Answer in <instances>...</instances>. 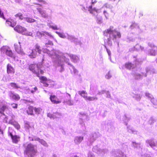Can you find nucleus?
<instances>
[{
    "mask_svg": "<svg viewBox=\"0 0 157 157\" xmlns=\"http://www.w3.org/2000/svg\"><path fill=\"white\" fill-rule=\"evenodd\" d=\"M34 110L36 113L39 114L40 112V108L34 107Z\"/></svg>",
    "mask_w": 157,
    "mask_h": 157,
    "instance_id": "nucleus-31",
    "label": "nucleus"
},
{
    "mask_svg": "<svg viewBox=\"0 0 157 157\" xmlns=\"http://www.w3.org/2000/svg\"><path fill=\"white\" fill-rule=\"evenodd\" d=\"M147 142L148 143L149 145L151 147L156 146L157 144V142H155L152 139L147 140Z\"/></svg>",
    "mask_w": 157,
    "mask_h": 157,
    "instance_id": "nucleus-18",
    "label": "nucleus"
},
{
    "mask_svg": "<svg viewBox=\"0 0 157 157\" xmlns=\"http://www.w3.org/2000/svg\"><path fill=\"white\" fill-rule=\"evenodd\" d=\"M130 28L131 29H133L134 28H139V27L137 24L135 23H133L130 25Z\"/></svg>",
    "mask_w": 157,
    "mask_h": 157,
    "instance_id": "nucleus-27",
    "label": "nucleus"
},
{
    "mask_svg": "<svg viewBox=\"0 0 157 157\" xmlns=\"http://www.w3.org/2000/svg\"><path fill=\"white\" fill-rule=\"evenodd\" d=\"M6 54L10 57H13V53L12 51L10 50H7L6 52Z\"/></svg>",
    "mask_w": 157,
    "mask_h": 157,
    "instance_id": "nucleus-29",
    "label": "nucleus"
},
{
    "mask_svg": "<svg viewBox=\"0 0 157 157\" xmlns=\"http://www.w3.org/2000/svg\"><path fill=\"white\" fill-rule=\"evenodd\" d=\"M106 78L107 79L110 78L111 77V73L109 72L105 76Z\"/></svg>",
    "mask_w": 157,
    "mask_h": 157,
    "instance_id": "nucleus-35",
    "label": "nucleus"
},
{
    "mask_svg": "<svg viewBox=\"0 0 157 157\" xmlns=\"http://www.w3.org/2000/svg\"><path fill=\"white\" fill-rule=\"evenodd\" d=\"M50 99L51 101L54 104H57L61 103V101L55 95H51Z\"/></svg>",
    "mask_w": 157,
    "mask_h": 157,
    "instance_id": "nucleus-11",
    "label": "nucleus"
},
{
    "mask_svg": "<svg viewBox=\"0 0 157 157\" xmlns=\"http://www.w3.org/2000/svg\"><path fill=\"white\" fill-rule=\"evenodd\" d=\"M6 22L9 26H10L12 27H13L16 24V23H14L13 21L11 19L6 20Z\"/></svg>",
    "mask_w": 157,
    "mask_h": 157,
    "instance_id": "nucleus-16",
    "label": "nucleus"
},
{
    "mask_svg": "<svg viewBox=\"0 0 157 157\" xmlns=\"http://www.w3.org/2000/svg\"><path fill=\"white\" fill-rule=\"evenodd\" d=\"M94 11L97 12V10L95 8H94Z\"/></svg>",
    "mask_w": 157,
    "mask_h": 157,
    "instance_id": "nucleus-49",
    "label": "nucleus"
},
{
    "mask_svg": "<svg viewBox=\"0 0 157 157\" xmlns=\"http://www.w3.org/2000/svg\"><path fill=\"white\" fill-rule=\"evenodd\" d=\"M43 67L42 62H38L37 63L31 64L29 67V69L33 73L36 74L37 76H39V73L41 75L44 74V72L41 69Z\"/></svg>",
    "mask_w": 157,
    "mask_h": 157,
    "instance_id": "nucleus-2",
    "label": "nucleus"
},
{
    "mask_svg": "<svg viewBox=\"0 0 157 157\" xmlns=\"http://www.w3.org/2000/svg\"><path fill=\"white\" fill-rule=\"evenodd\" d=\"M96 1H95L94 2H93V1L92 2V4H93V3H94L95 2H96Z\"/></svg>",
    "mask_w": 157,
    "mask_h": 157,
    "instance_id": "nucleus-50",
    "label": "nucleus"
},
{
    "mask_svg": "<svg viewBox=\"0 0 157 157\" xmlns=\"http://www.w3.org/2000/svg\"><path fill=\"white\" fill-rule=\"evenodd\" d=\"M38 1L40 2L43 3L44 4H46L47 3L45 1L43 0H37Z\"/></svg>",
    "mask_w": 157,
    "mask_h": 157,
    "instance_id": "nucleus-44",
    "label": "nucleus"
},
{
    "mask_svg": "<svg viewBox=\"0 0 157 157\" xmlns=\"http://www.w3.org/2000/svg\"><path fill=\"white\" fill-rule=\"evenodd\" d=\"M33 49H35L36 51L39 53L40 54L42 52V50L40 48V46L37 44H36L35 46V48Z\"/></svg>",
    "mask_w": 157,
    "mask_h": 157,
    "instance_id": "nucleus-23",
    "label": "nucleus"
},
{
    "mask_svg": "<svg viewBox=\"0 0 157 157\" xmlns=\"http://www.w3.org/2000/svg\"><path fill=\"white\" fill-rule=\"evenodd\" d=\"M11 105L12 107L13 108L16 109L18 105L17 104L13 103L11 104Z\"/></svg>",
    "mask_w": 157,
    "mask_h": 157,
    "instance_id": "nucleus-38",
    "label": "nucleus"
},
{
    "mask_svg": "<svg viewBox=\"0 0 157 157\" xmlns=\"http://www.w3.org/2000/svg\"><path fill=\"white\" fill-rule=\"evenodd\" d=\"M113 27L111 26L109 29L105 30L103 32V34L105 36H108L109 35V37L107 39V43L110 46L112 45V40H116L117 38H120L121 37L120 33L116 30H113Z\"/></svg>",
    "mask_w": 157,
    "mask_h": 157,
    "instance_id": "nucleus-1",
    "label": "nucleus"
},
{
    "mask_svg": "<svg viewBox=\"0 0 157 157\" xmlns=\"http://www.w3.org/2000/svg\"><path fill=\"white\" fill-rule=\"evenodd\" d=\"M14 126L17 129H19L20 128V126L18 124H13Z\"/></svg>",
    "mask_w": 157,
    "mask_h": 157,
    "instance_id": "nucleus-39",
    "label": "nucleus"
},
{
    "mask_svg": "<svg viewBox=\"0 0 157 157\" xmlns=\"http://www.w3.org/2000/svg\"><path fill=\"white\" fill-rule=\"evenodd\" d=\"M141 76H142L139 73H138V74H136L135 75V79L137 80V79H138L139 78H141Z\"/></svg>",
    "mask_w": 157,
    "mask_h": 157,
    "instance_id": "nucleus-34",
    "label": "nucleus"
},
{
    "mask_svg": "<svg viewBox=\"0 0 157 157\" xmlns=\"http://www.w3.org/2000/svg\"><path fill=\"white\" fill-rule=\"evenodd\" d=\"M34 110V107L32 106H29L27 109L26 112L28 115H34L33 113V110Z\"/></svg>",
    "mask_w": 157,
    "mask_h": 157,
    "instance_id": "nucleus-15",
    "label": "nucleus"
},
{
    "mask_svg": "<svg viewBox=\"0 0 157 157\" xmlns=\"http://www.w3.org/2000/svg\"><path fill=\"white\" fill-rule=\"evenodd\" d=\"M85 100L86 101H92L94 100L95 99H97V98H94V97H88L87 96H86V97H85Z\"/></svg>",
    "mask_w": 157,
    "mask_h": 157,
    "instance_id": "nucleus-24",
    "label": "nucleus"
},
{
    "mask_svg": "<svg viewBox=\"0 0 157 157\" xmlns=\"http://www.w3.org/2000/svg\"><path fill=\"white\" fill-rule=\"evenodd\" d=\"M151 101L154 105H157V101L154 98L151 99Z\"/></svg>",
    "mask_w": 157,
    "mask_h": 157,
    "instance_id": "nucleus-40",
    "label": "nucleus"
},
{
    "mask_svg": "<svg viewBox=\"0 0 157 157\" xmlns=\"http://www.w3.org/2000/svg\"><path fill=\"white\" fill-rule=\"evenodd\" d=\"M15 17L17 18H18L19 19L22 20L23 19V14L21 13H18L15 15Z\"/></svg>",
    "mask_w": 157,
    "mask_h": 157,
    "instance_id": "nucleus-28",
    "label": "nucleus"
},
{
    "mask_svg": "<svg viewBox=\"0 0 157 157\" xmlns=\"http://www.w3.org/2000/svg\"><path fill=\"white\" fill-rule=\"evenodd\" d=\"M6 72L8 74H13L15 72V69L10 63H8L6 66Z\"/></svg>",
    "mask_w": 157,
    "mask_h": 157,
    "instance_id": "nucleus-4",
    "label": "nucleus"
},
{
    "mask_svg": "<svg viewBox=\"0 0 157 157\" xmlns=\"http://www.w3.org/2000/svg\"><path fill=\"white\" fill-rule=\"evenodd\" d=\"M64 102L69 105H72L70 96L65 97L64 100Z\"/></svg>",
    "mask_w": 157,
    "mask_h": 157,
    "instance_id": "nucleus-19",
    "label": "nucleus"
},
{
    "mask_svg": "<svg viewBox=\"0 0 157 157\" xmlns=\"http://www.w3.org/2000/svg\"><path fill=\"white\" fill-rule=\"evenodd\" d=\"M83 140V137L81 136L77 137L75 139V141L76 143H79Z\"/></svg>",
    "mask_w": 157,
    "mask_h": 157,
    "instance_id": "nucleus-26",
    "label": "nucleus"
},
{
    "mask_svg": "<svg viewBox=\"0 0 157 157\" xmlns=\"http://www.w3.org/2000/svg\"><path fill=\"white\" fill-rule=\"evenodd\" d=\"M59 35L60 37L61 38H63L65 37V36L63 34L61 33H59Z\"/></svg>",
    "mask_w": 157,
    "mask_h": 157,
    "instance_id": "nucleus-45",
    "label": "nucleus"
},
{
    "mask_svg": "<svg viewBox=\"0 0 157 157\" xmlns=\"http://www.w3.org/2000/svg\"><path fill=\"white\" fill-rule=\"evenodd\" d=\"M89 11H90V12L91 13H92V11L91 10H89Z\"/></svg>",
    "mask_w": 157,
    "mask_h": 157,
    "instance_id": "nucleus-53",
    "label": "nucleus"
},
{
    "mask_svg": "<svg viewBox=\"0 0 157 157\" xmlns=\"http://www.w3.org/2000/svg\"><path fill=\"white\" fill-rule=\"evenodd\" d=\"M37 90V88L36 87H35L33 88V90H31V92L32 93H33L35 92Z\"/></svg>",
    "mask_w": 157,
    "mask_h": 157,
    "instance_id": "nucleus-41",
    "label": "nucleus"
},
{
    "mask_svg": "<svg viewBox=\"0 0 157 157\" xmlns=\"http://www.w3.org/2000/svg\"><path fill=\"white\" fill-rule=\"evenodd\" d=\"M103 13L106 18L108 19L109 16V13L106 11H104Z\"/></svg>",
    "mask_w": 157,
    "mask_h": 157,
    "instance_id": "nucleus-33",
    "label": "nucleus"
},
{
    "mask_svg": "<svg viewBox=\"0 0 157 157\" xmlns=\"http://www.w3.org/2000/svg\"><path fill=\"white\" fill-rule=\"evenodd\" d=\"M40 73H39V76H37L39 78V79L40 80L41 82L43 83L44 84V86L47 87L49 85L47 83V82L48 80L47 78L44 76H40Z\"/></svg>",
    "mask_w": 157,
    "mask_h": 157,
    "instance_id": "nucleus-6",
    "label": "nucleus"
},
{
    "mask_svg": "<svg viewBox=\"0 0 157 157\" xmlns=\"http://www.w3.org/2000/svg\"><path fill=\"white\" fill-rule=\"evenodd\" d=\"M36 51L35 49H33L32 50V52L29 55V56L31 58H35L37 55V52Z\"/></svg>",
    "mask_w": 157,
    "mask_h": 157,
    "instance_id": "nucleus-17",
    "label": "nucleus"
},
{
    "mask_svg": "<svg viewBox=\"0 0 157 157\" xmlns=\"http://www.w3.org/2000/svg\"><path fill=\"white\" fill-rule=\"evenodd\" d=\"M10 85L13 88L17 89H21L20 86L18 84L14 82H12L10 83Z\"/></svg>",
    "mask_w": 157,
    "mask_h": 157,
    "instance_id": "nucleus-21",
    "label": "nucleus"
},
{
    "mask_svg": "<svg viewBox=\"0 0 157 157\" xmlns=\"http://www.w3.org/2000/svg\"><path fill=\"white\" fill-rule=\"evenodd\" d=\"M0 132L1 133V134L2 135H3V131L2 130V129L0 127Z\"/></svg>",
    "mask_w": 157,
    "mask_h": 157,
    "instance_id": "nucleus-47",
    "label": "nucleus"
},
{
    "mask_svg": "<svg viewBox=\"0 0 157 157\" xmlns=\"http://www.w3.org/2000/svg\"><path fill=\"white\" fill-rule=\"evenodd\" d=\"M49 115H50L49 114H48V116H49Z\"/></svg>",
    "mask_w": 157,
    "mask_h": 157,
    "instance_id": "nucleus-57",
    "label": "nucleus"
},
{
    "mask_svg": "<svg viewBox=\"0 0 157 157\" xmlns=\"http://www.w3.org/2000/svg\"><path fill=\"white\" fill-rule=\"evenodd\" d=\"M59 66H62V65H61V64H60V65H59Z\"/></svg>",
    "mask_w": 157,
    "mask_h": 157,
    "instance_id": "nucleus-56",
    "label": "nucleus"
},
{
    "mask_svg": "<svg viewBox=\"0 0 157 157\" xmlns=\"http://www.w3.org/2000/svg\"><path fill=\"white\" fill-rule=\"evenodd\" d=\"M21 43L19 42V44H14L15 49L16 51L19 54H23L24 52L22 50L21 48V45H20Z\"/></svg>",
    "mask_w": 157,
    "mask_h": 157,
    "instance_id": "nucleus-9",
    "label": "nucleus"
},
{
    "mask_svg": "<svg viewBox=\"0 0 157 157\" xmlns=\"http://www.w3.org/2000/svg\"><path fill=\"white\" fill-rule=\"evenodd\" d=\"M97 21H98V22L100 23L101 22V21L102 20V17H101L100 18L97 17Z\"/></svg>",
    "mask_w": 157,
    "mask_h": 157,
    "instance_id": "nucleus-42",
    "label": "nucleus"
},
{
    "mask_svg": "<svg viewBox=\"0 0 157 157\" xmlns=\"http://www.w3.org/2000/svg\"><path fill=\"white\" fill-rule=\"evenodd\" d=\"M37 152V150L34 149V146L31 144H29L24 151V153L29 155L31 157H33Z\"/></svg>",
    "mask_w": 157,
    "mask_h": 157,
    "instance_id": "nucleus-3",
    "label": "nucleus"
},
{
    "mask_svg": "<svg viewBox=\"0 0 157 157\" xmlns=\"http://www.w3.org/2000/svg\"><path fill=\"white\" fill-rule=\"evenodd\" d=\"M124 66L126 68L129 70L134 68V64L130 62L126 63L124 64Z\"/></svg>",
    "mask_w": 157,
    "mask_h": 157,
    "instance_id": "nucleus-12",
    "label": "nucleus"
},
{
    "mask_svg": "<svg viewBox=\"0 0 157 157\" xmlns=\"http://www.w3.org/2000/svg\"><path fill=\"white\" fill-rule=\"evenodd\" d=\"M148 53L151 56H155L157 54V49L155 50L153 48H151L148 51Z\"/></svg>",
    "mask_w": 157,
    "mask_h": 157,
    "instance_id": "nucleus-22",
    "label": "nucleus"
},
{
    "mask_svg": "<svg viewBox=\"0 0 157 157\" xmlns=\"http://www.w3.org/2000/svg\"><path fill=\"white\" fill-rule=\"evenodd\" d=\"M50 27L54 30H58L59 29L57 28V26L55 25H50Z\"/></svg>",
    "mask_w": 157,
    "mask_h": 157,
    "instance_id": "nucleus-36",
    "label": "nucleus"
},
{
    "mask_svg": "<svg viewBox=\"0 0 157 157\" xmlns=\"http://www.w3.org/2000/svg\"><path fill=\"white\" fill-rule=\"evenodd\" d=\"M47 35L49 36H52L51 34L46 32H40L38 31L36 33V37L38 38H40L42 36H46Z\"/></svg>",
    "mask_w": 157,
    "mask_h": 157,
    "instance_id": "nucleus-5",
    "label": "nucleus"
},
{
    "mask_svg": "<svg viewBox=\"0 0 157 157\" xmlns=\"http://www.w3.org/2000/svg\"><path fill=\"white\" fill-rule=\"evenodd\" d=\"M14 29L15 31L19 33H23L25 32L26 30L25 28L19 25H17L14 28Z\"/></svg>",
    "mask_w": 157,
    "mask_h": 157,
    "instance_id": "nucleus-10",
    "label": "nucleus"
},
{
    "mask_svg": "<svg viewBox=\"0 0 157 157\" xmlns=\"http://www.w3.org/2000/svg\"><path fill=\"white\" fill-rule=\"evenodd\" d=\"M53 44L52 42L50 41H49L48 43L45 44V45L46 47H48V45H52Z\"/></svg>",
    "mask_w": 157,
    "mask_h": 157,
    "instance_id": "nucleus-37",
    "label": "nucleus"
},
{
    "mask_svg": "<svg viewBox=\"0 0 157 157\" xmlns=\"http://www.w3.org/2000/svg\"><path fill=\"white\" fill-rule=\"evenodd\" d=\"M121 0H118V2H120L121 1Z\"/></svg>",
    "mask_w": 157,
    "mask_h": 157,
    "instance_id": "nucleus-55",
    "label": "nucleus"
},
{
    "mask_svg": "<svg viewBox=\"0 0 157 157\" xmlns=\"http://www.w3.org/2000/svg\"><path fill=\"white\" fill-rule=\"evenodd\" d=\"M74 157H78L77 156H75Z\"/></svg>",
    "mask_w": 157,
    "mask_h": 157,
    "instance_id": "nucleus-54",
    "label": "nucleus"
},
{
    "mask_svg": "<svg viewBox=\"0 0 157 157\" xmlns=\"http://www.w3.org/2000/svg\"><path fill=\"white\" fill-rule=\"evenodd\" d=\"M61 61L60 60H58V63H61Z\"/></svg>",
    "mask_w": 157,
    "mask_h": 157,
    "instance_id": "nucleus-51",
    "label": "nucleus"
},
{
    "mask_svg": "<svg viewBox=\"0 0 157 157\" xmlns=\"http://www.w3.org/2000/svg\"><path fill=\"white\" fill-rule=\"evenodd\" d=\"M61 116V114L58 112L53 113L51 115V117L53 119L60 118Z\"/></svg>",
    "mask_w": 157,
    "mask_h": 157,
    "instance_id": "nucleus-20",
    "label": "nucleus"
},
{
    "mask_svg": "<svg viewBox=\"0 0 157 157\" xmlns=\"http://www.w3.org/2000/svg\"><path fill=\"white\" fill-rule=\"evenodd\" d=\"M8 109V106L5 105H4L0 107V113L5 115V114L4 113V112L5 110Z\"/></svg>",
    "mask_w": 157,
    "mask_h": 157,
    "instance_id": "nucleus-13",
    "label": "nucleus"
},
{
    "mask_svg": "<svg viewBox=\"0 0 157 157\" xmlns=\"http://www.w3.org/2000/svg\"><path fill=\"white\" fill-rule=\"evenodd\" d=\"M78 94L85 99V97H86V94H87V93L85 91L82 90V91H79Z\"/></svg>",
    "mask_w": 157,
    "mask_h": 157,
    "instance_id": "nucleus-25",
    "label": "nucleus"
},
{
    "mask_svg": "<svg viewBox=\"0 0 157 157\" xmlns=\"http://www.w3.org/2000/svg\"><path fill=\"white\" fill-rule=\"evenodd\" d=\"M25 101L26 102H29L32 103H33V101L32 100H26Z\"/></svg>",
    "mask_w": 157,
    "mask_h": 157,
    "instance_id": "nucleus-46",
    "label": "nucleus"
},
{
    "mask_svg": "<svg viewBox=\"0 0 157 157\" xmlns=\"http://www.w3.org/2000/svg\"><path fill=\"white\" fill-rule=\"evenodd\" d=\"M36 4V5H40V6H41L42 5H40V4Z\"/></svg>",
    "mask_w": 157,
    "mask_h": 157,
    "instance_id": "nucleus-52",
    "label": "nucleus"
},
{
    "mask_svg": "<svg viewBox=\"0 0 157 157\" xmlns=\"http://www.w3.org/2000/svg\"><path fill=\"white\" fill-rule=\"evenodd\" d=\"M37 10L42 17L44 18H46L48 17V16L46 14L45 12L42 10V9L40 8H37Z\"/></svg>",
    "mask_w": 157,
    "mask_h": 157,
    "instance_id": "nucleus-14",
    "label": "nucleus"
},
{
    "mask_svg": "<svg viewBox=\"0 0 157 157\" xmlns=\"http://www.w3.org/2000/svg\"><path fill=\"white\" fill-rule=\"evenodd\" d=\"M89 8L90 9H92V5L90 6L89 7Z\"/></svg>",
    "mask_w": 157,
    "mask_h": 157,
    "instance_id": "nucleus-48",
    "label": "nucleus"
},
{
    "mask_svg": "<svg viewBox=\"0 0 157 157\" xmlns=\"http://www.w3.org/2000/svg\"><path fill=\"white\" fill-rule=\"evenodd\" d=\"M26 21L27 22L29 23L33 22L35 21V20L34 19L29 17H26Z\"/></svg>",
    "mask_w": 157,
    "mask_h": 157,
    "instance_id": "nucleus-30",
    "label": "nucleus"
},
{
    "mask_svg": "<svg viewBox=\"0 0 157 157\" xmlns=\"http://www.w3.org/2000/svg\"><path fill=\"white\" fill-rule=\"evenodd\" d=\"M105 48L106 49L107 52L109 55V56H110L111 55V52L110 50H109L105 46Z\"/></svg>",
    "mask_w": 157,
    "mask_h": 157,
    "instance_id": "nucleus-43",
    "label": "nucleus"
},
{
    "mask_svg": "<svg viewBox=\"0 0 157 157\" xmlns=\"http://www.w3.org/2000/svg\"><path fill=\"white\" fill-rule=\"evenodd\" d=\"M9 96L13 100L15 101H18L20 99V97L19 95L14 94L11 91L9 92Z\"/></svg>",
    "mask_w": 157,
    "mask_h": 157,
    "instance_id": "nucleus-8",
    "label": "nucleus"
},
{
    "mask_svg": "<svg viewBox=\"0 0 157 157\" xmlns=\"http://www.w3.org/2000/svg\"><path fill=\"white\" fill-rule=\"evenodd\" d=\"M9 135L10 136L13 143L17 144L20 141V137L19 136L15 135L13 136L11 132H9Z\"/></svg>",
    "mask_w": 157,
    "mask_h": 157,
    "instance_id": "nucleus-7",
    "label": "nucleus"
},
{
    "mask_svg": "<svg viewBox=\"0 0 157 157\" xmlns=\"http://www.w3.org/2000/svg\"><path fill=\"white\" fill-rule=\"evenodd\" d=\"M39 142L42 144L44 146L46 147H47L48 146L47 143L44 140H40Z\"/></svg>",
    "mask_w": 157,
    "mask_h": 157,
    "instance_id": "nucleus-32",
    "label": "nucleus"
}]
</instances>
